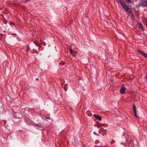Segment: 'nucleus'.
<instances>
[{"mask_svg": "<svg viewBox=\"0 0 147 147\" xmlns=\"http://www.w3.org/2000/svg\"><path fill=\"white\" fill-rule=\"evenodd\" d=\"M119 2L121 4L123 8L125 11L128 13H130L132 12L131 9L129 8L124 2L123 0H119Z\"/></svg>", "mask_w": 147, "mask_h": 147, "instance_id": "f257e3e1", "label": "nucleus"}, {"mask_svg": "<svg viewBox=\"0 0 147 147\" xmlns=\"http://www.w3.org/2000/svg\"><path fill=\"white\" fill-rule=\"evenodd\" d=\"M139 5L143 7H147V0H141L140 2Z\"/></svg>", "mask_w": 147, "mask_h": 147, "instance_id": "f03ea898", "label": "nucleus"}, {"mask_svg": "<svg viewBox=\"0 0 147 147\" xmlns=\"http://www.w3.org/2000/svg\"><path fill=\"white\" fill-rule=\"evenodd\" d=\"M69 50L71 54L74 56L76 57L77 53L76 52L73 51L71 48Z\"/></svg>", "mask_w": 147, "mask_h": 147, "instance_id": "7ed1b4c3", "label": "nucleus"}, {"mask_svg": "<svg viewBox=\"0 0 147 147\" xmlns=\"http://www.w3.org/2000/svg\"><path fill=\"white\" fill-rule=\"evenodd\" d=\"M125 92V88L124 87H122L120 89V92L121 94H123Z\"/></svg>", "mask_w": 147, "mask_h": 147, "instance_id": "20e7f679", "label": "nucleus"}, {"mask_svg": "<svg viewBox=\"0 0 147 147\" xmlns=\"http://www.w3.org/2000/svg\"><path fill=\"white\" fill-rule=\"evenodd\" d=\"M93 115L96 119H98L99 121L101 120L102 118L99 115L95 114H94Z\"/></svg>", "mask_w": 147, "mask_h": 147, "instance_id": "39448f33", "label": "nucleus"}, {"mask_svg": "<svg viewBox=\"0 0 147 147\" xmlns=\"http://www.w3.org/2000/svg\"><path fill=\"white\" fill-rule=\"evenodd\" d=\"M139 28H140L142 29V30H144V29L143 28V25L140 23L139 24Z\"/></svg>", "mask_w": 147, "mask_h": 147, "instance_id": "423d86ee", "label": "nucleus"}, {"mask_svg": "<svg viewBox=\"0 0 147 147\" xmlns=\"http://www.w3.org/2000/svg\"><path fill=\"white\" fill-rule=\"evenodd\" d=\"M133 110L134 112H136L137 111H136V107L135 105H134V104H133Z\"/></svg>", "mask_w": 147, "mask_h": 147, "instance_id": "0eeeda50", "label": "nucleus"}, {"mask_svg": "<svg viewBox=\"0 0 147 147\" xmlns=\"http://www.w3.org/2000/svg\"><path fill=\"white\" fill-rule=\"evenodd\" d=\"M138 52L139 53H140L142 55H143V53H144L143 51H141V50H139L138 51Z\"/></svg>", "mask_w": 147, "mask_h": 147, "instance_id": "6e6552de", "label": "nucleus"}, {"mask_svg": "<svg viewBox=\"0 0 147 147\" xmlns=\"http://www.w3.org/2000/svg\"><path fill=\"white\" fill-rule=\"evenodd\" d=\"M143 55L144 56L145 58H147V54L144 53H143Z\"/></svg>", "mask_w": 147, "mask_h": 147, "instance_id": "1a4fd4ad", "label": "nucleus"}, {"mask_svg": "<svg viewBox=\"0 0 147 147\" xmlns=\"http://www.w3.org/2000/svg\"><path fill=\"white\" fill-rule=\"evenodd\" d=\"M134 115H135V116L137 118H138V116H137V111L136 112H134Z\"/></svg>", "mask_w": 147, "mask_h": 147, "instance_id": "9d476101", "label": "nucleus"}, {"mask_svg": "<svg viewBox=\"0 0 147 147\" xmlns=\"http://www.w3.org/2000/svg\"><path fill=\"white\" fill-rule=\"evenodd\" d=\"M127 0V1L126 2L127 3H131V2L130 0Z\"/></svg>", "mask_w": 147, "mask_h": 147, "instance_id": "9b49d317", "label": "nucleus"}, {"mask_svg": "<svg viewBox=\"0 0 147 147\" xmlns=\"http://www.w3.org/2000/svg\"><path fill=\"white\" fill-rule=\"evenodd\" d=\"M115 142V141L114 140H112L111 142V144H112L113 143H114Z\"/></svg>", "mask_w": 147, "mask_h": 147, "instance_id": "f8f14e48", "label": "nucleus"}, {"mask_svg": "<svg viewBox=\"0 0 147 147\" xmlns=\"http://www.w3.org/2000/svg\"><path fill=\"white\" fill-rule=\"evenodd\" d=\"M110 81L111 82H113V79H111L110 80Z\"/></svg>", "mask_w": 147, "mask_h": 147, "instance_id": "ddd939ff", "label": "nucleus"}, {"mask_svg": "<svg viewBox=\"0 0 147 147\" xmlns=\"http://www.w3.org/2000/svg\"><path fill=\"white\" fill-rule=\"evenodd\" d=\"M29 50V47H28L27 49L26 50V51H28Z\"/></svg>", "mask_w": 147, "mask_h": 147, "instance_id": "4468645a", "label": "nucleus"}, {"mask_svg": "<svg viewBox=\"0 0 147 147\" xmlns=\"http://www.w3.org/2000/svg\"><path fill=\"white\" fill-rule=\"evenodd\" d=\"M36 80H38V78H36Z\"/></svg>", "mask_w": 147, "mask_h": 147, "instance_id": "2eb2a0df", "label": "nucleus"}, {"mask_svg": "<svg viewBox=\"0 0 147 147\" xmlns=\"http://www.w3.org/2000/svg\"><path fill=\"white\" fill-rule=\"evenodd\" d=\"M100 130H99V133L100 134Z\"/></svg>", "mask_w": 147, "mask_h": 147, "instance_id": "dca6fc26", "label": "nucleus"}, {"mask_svg": "<svg viewBox=\"0 0 147 147\" xmlns=\"http://www.w3.org/2000/svg\"><path fill=\"white\" fill-rule=\"evenodd\" d=\"M26 1H30V0H26Z\"/></svg>", "mask_w": 147, "mask_h": 147, "instance_id": "f3484780", "label": "nucleus"}, {"mask_svg": "<svg viewBox=\"0 0 147 147\" xmlns=\"http://www.w3.org/2000/svg\"><path fill=\"white\" fill-rule=\"evenodd\" d=\"M4 123H6V121H5Z\"/></svg>", "mask_w": 147, "mask_h": 147, "instance_id": "a211bd4d", "label": "nucleus"}, {"mask_svg": "<svg viewBox=\"0 0 147 147\" xmlns=\"http://www.w3.org/2000/svg\"><path fill=\"white\" fill-rule=\"evenodd\" d=\"M65 91H66V90H65Z\"/></svg>", "mask_w": 147, "mask_h": 147, "instance_id": "6ab92c4d", "label": "nucleus"}]
</instances>
